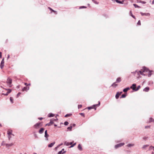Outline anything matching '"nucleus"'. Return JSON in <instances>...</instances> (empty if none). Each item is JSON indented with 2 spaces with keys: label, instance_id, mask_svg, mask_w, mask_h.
<instances>
[{
  "label": "nucleus",
  "instance_id": "f257e3e1",
  "mask_svg": "<svg viewBox=\"0 0 154 154\" xmlns=\"http://www.w3.org/2000/svg\"><path fill=\"white\" fill-rule=\"evenodd\" d=\"M148 69L146 67H144L143 68V69L139 71V73L142 75H145L143 74V72H147L148 71Z\"/></svg>",
  "mask_w": 154,
  "mask_h": 154
},
{
  "label": "nucleus",
  "instance_id": "f03ea898",
  "mask_svg": "<svg viewBox=\"0 0 154 154\" xmlns=\"http://www.w3.org/2000/svg\"><path fill=\"white\" fill-rule=\"evenodd\" d=\"M12 82V80L10 78H8L7 80L6 83L9 87H11V84Z\"/></svg>",
  "mask_w": 154,
  "mask_h": 154
},
{
  "label": "nucleus",
  "instance_id": "7ed1b4c3",
  "mask_svg": "<svg viewBox=\"0 0 154 154\" xmlns=\"http://www.w3.org/2000/svg\"><path fill=\"white\" fill-rule=\"evenodd\" d=\"M100 102H99L98 104L94 105L91 107H88V109H94V108L95 109V110H96V108L97 107L99 106L100 105Z\"/></svg>",
  "mask_w": 154,
  "mask_h": 154
},
{
  "label": "nucleus",
  "instance_id": "20e7f679",
  "mask_svg": "<svg viewBox=\"0 0 154 154\" xmlns=\"http://www.w3.org/2000/svg\"><path fill=\"white\" fill-rule=\"evenodd\" d=\"M72 142H65L64 143V144L66 145V146H69L70 145H71V146L69 147L70 148L72 147H73L75 145L76 143H74L73 145H72Z\"/></svg>",
  "mask_w": 154,
  "mask_h": 154
},
{
  "label": "nucleus",
  "instance_id": "39448f33",
  "mask_svg": "<svg viewBox=\"0 0 154 154\" xmlns=\"http://www.w3.org/2000/svg\"><path fill=\"white\" fill-rule=\"evenodd\" d=\"M41 123H37L34 125L33 127L35 129H38L40 127L42 126V125H41Z\"/></svg>",
  "mask_w": 154,
  "mask_h": 154
},
{
  "label": "nucleus",
  "instance_id": "423d86ee",
  "mask_svg": "<svg viewBox=\"0 0 154 154\" xmlns=\"http://www.w3.org/2000/svg\"><path fill=\"white\" fill-rule=\"evenodd\" d=\"M125 143H120L117 144L115 145V148L116 149L118 148L119 147H120L124 145Z\"/></svg>",
  "mask_w": 154,
  "mask_h": 154
},
{
  "label": "nucleus",
  "instance_id": "0eeeda50",
  "mask_svg": "<svg viewBox=\"0 0 154 154\" xmlns=\"http://www.w3.org/2000/svg\"><path fill=\"white\" fill-rule=\"evenodd\" d=\"M4 58H3L2 60L1 64H0V67L1 69H2L4 66Z\"/></svg>",
  "mask_w": 154,
  "mask_h": 154
},
{
  "label": "nucleus",
  "instance_id": "6e6552de",
  "mask_svg": "<svg viewBox=\"0 0 154 154\" xmlns=\"http://www.w3.org/2000/svg\"><path fill=\"white\" fill-rule=\"evenodd\" d=\"M136 85L134 84H133L130 87L133 90L135 91L136 89Z\"/></svg>",
  "mask_w": 154,
  "mask_h": 154
},
{
  "label": "nucleus",
  "instance_id": "1a4fd4ad",
  "mask_svg": "<svg viewBox=\"0 0 154 154\" xmlns=\"http://www.w3.org/2000/svg\"><path fill=\"white\" fill-rule=\"evenodd\" d=\"M47 130H46L45 131V137L46 138V140H48V138L49 137V135L47 134Z\"/></svg>",
  "mask_w": 154,
  "mask_h": 154
},
{
  "label": "nucleus",
  "instance_id": "9d476101",
  "mask_svg": "<svg viewBox=\"0 0 154 154\" xmlns=\"http://www.w3.org/2000/svg\"><path fill=\"white\" fill-rule=\"evenodd\" d=\"M29 89V87H24L22 89V91H27Z\"/></svg>",
  "mask_w": 154,
  "mask_h": 154
},
{
  "label": "nucleus",
  "instance_id": "9b49d317",
  "mask_svg": "<svg viewBox=\"0 0 154 154\" xmlns=\"http://www.w3.org/2000/svg\"><path fill=\"white\" fill-rule=\"evenodd\" d=\"M14 145V144L12 143L8 144V143H5V146L6 147H9L10 146H12Z\"/></svg>",
  "mask_w": 154,
  "mask_h": 154
},
{
  "label": "nucleus",
  "instance_id": "f8f14e48",
  "mask_svg": "<svg viewBox=\"0 0 154 154\" xmlns=\"http://www.w3.org/2000/svg\"><path fill=\"white\" fill-rule=\"evenodd\" d=\"M142 16H149L150 15V14L149 13H143L141 12L140 13Z\"/></svg>",
  "mask_w": 154,
  "mask_h": 154
},
{
  "label": "nucleus",
  "instance_id": "ddd939ff",
  "mask_svg": "<svg viewBox=\"0 0 154 154\" xmlns=\"http://www.w3.org/2000/svg\"><path fill=\"white\" fill-rule=\"evenodd\" d=\"M44 130H45V129L44 128H41L38 131L39 133L40 134H42L43 133Z\"/></svg>",
  "mask_w": 154,
  "mask_h": 154
},
{
  "label": "nucleus",
  "instance_id": "4468645a",
  "mask_svg": "<svg viewBox=\"0 0 154 154\" xmlns=\"http://www.w3.org/2000/svg\"><path fill=\"white\" fill-rule=\"evenodd\" d=\"M53 123L54 122H53V121L52 120H50V122L49 123L46 124V126H49L53 124Z\"/></svg>",
  "mask_w": 154,
  "mask_h": 154
},
{
  "label": "nucleus",
  "instance_id": "2eb2a0df",
  "mask_svg": "<svg viewBox=\"0 0 154 154\" xmlns=\"http://www.w3.org/2000/svg\"><path fill=\"white\" fill-rule=\"evenodd\" d=\"M55 143V142L52 143H51L50 144H49L48 145V146L49 147H51L53 146V145H54Z\"/></svg>",
  "mask_w": 154,
  "mask_h": 154
},
{
  "label": "nucleus",
  "instance_id": "dca6fc26",
  "mask_svg": "<svg viewBox=\"0 0 154 154\" xmlns=\"http://www.w3.org/2000/svg\"><path fill=\"white\" fill-rule=\"evenodd\" d=\"M12 131L11 130H8L7 132V134L8 135H11L12 134Z\"/></svg>",
  "mask_w": 154,
  "mask_h": 154
},
{
  "label": "nucleus",
  "instance_id": "f3484780",
  "mask_svg": "<svg viewBox=\"0 0 154 154\" xmlns=\"http://www.w3.org/2000/svg\"><path fill=\"white\" fill-rule=\"evenodd\" d=\"M78 148L79 149V150L80 151H82V147L81 144H79L78 145Z\"/></svg>",
  "mask_w": 154,
  "mask_h": 154
},
{
  "label": "nucleus",
  "instance_id": "a211bd4d",
  "mask_svg": "<svg viewBox=\"0 0 154 154\" xmlns=\"http://www.w3.org/2000/svg\"><path fill=\"white\" fill-rule=\"evenodd\" d=\"M149 87H146L144 89L143 91H145V92H147L149 91Z\"/></svg>",
  "mask_w": 154,
  "mask_h": 154
},
{
  "label": "nucleus",
  "instance_id": "6ab92c4d",
  "mask_svg": "<svg viewBox=\"0 0 154 154\" xmlns=\"http://www.w3.org/2000/svg\"><path fill=\"white\" fill-rule=\"evenodd\" d=\"M121 81V77H119L117 79H116V82L117 83H119Z\"/></svg>",
  "mask_w": 154,
  "mask_h": 154
},
{
  "label": "nucleus",
  "instance_id": "aec40b11",
  "mask_svg": "<svg viewBox=\"0 0 154 154\" xmlns=\"http://www.w3.org/2000/svg\"><path fill=\"white\" fill-rule=\"evenodd\" d=\"M130 89V88H125L123 90V91L124 92H126L127 91H128V90Z\"/></svg>",
  "mask_w": 154,
  "mask_h": 154
},
{
  "label": "nucleus",
  "instance_id": "412c9836",
  "mask_svg": "<svg viewBox=\"0 0 154 154\" xmlns=\"http://www.w3.org/2000/svg\"><path fill=\"white\" fill-rule=\"evenodd\" d=\"M116 1V2L118 3H119L120 4H123V2H124V1H122L121 2L120 1H119L118 0H115Z\"/></svg>",
  "mask_w": 154,
  "mask_h": 154
},
{
  "label": "nucleus",
  "instance_id": "4be33fe9",
  "mask_svg": "<svg viewBox=\"0 0 154 154\" xmlns=\"http://www.w3.org/2000/svg\"><path fill=\"white\" fill-rule=\"evenodd\" d=\"M116 82L114 83L112 85V86L113 87H116L117 86V84H116Z\"/></svg>",
  "mask_w": 154,
  "mask_h": 154
},
{
  "label": "nucleus",
  "instance_id": "5701e85b",
  "mask_svg": "<svg viewBox=\"0 0 154 154\" xmlns=\"http://www.w3.org/2000/svg\"><path fill=\"white\" fill-rule=\"evenodd\" d=\"M7 91V93L8 94H9L10 93L11 91V89H5Z\"/></svg>",
  "mask_w": 154,
  "mask_h": 154
},
{
  "label": "nucleus",
  "instance_id": "b1692460",
  "mask_svg": "<svg viewBox=\"0 0 154 154\" xmlns=\"http://www.w3.org/2000/svg\"><path fill=\"white\" fill-rule=\"evenodd\" d=\"M154 122V119L152 118H150L149 119V122Z\"/></svg>",
  "mask_w": 154,
  "mask_h": 154
},
{
  "label": "nucleus",
  "instance_id": "393cba45",
  "mask_svg": "<svg viewBox=\"0 0 154 154\" xmlns=\"http://www.w3.org/2000/svg\"><path fill=\"white\" fill-rule=\"evenodd\" d=\"M120 95H119V93L117 92V94H116V99H118L119 97V96Z\"/></svg>",
  "mask_w": 154,
  "mask_h": 154
},
{
  "label": "nucleus",
  "instance_id": "a878e982",
  "mask_svg": "<svg viewBox=\"0 0 154 154\" xmlns=\"http://www.w3.org/2000/svg\"><path fill=\"white\" fill-rule=\"evenodd\" d=\"M134 145L133 144H129L127 145V146L129 147L133 146Z\"/></svg>",
  "mask_w": 154,
  "mask_h": 154
},
{
  "label": "nucleus",
  "instance_id": "bb28decb",
  "mask_svg": "<svg viewBox=\"0 0 154 154\" xmlns=\"http://www.w3.org/2000/svg\"><path fill=\"white\" fill-rule=\"evenodd\" d=\"M126 94H123L122 95L121 97H120V98H125L126 97Z\"/></svg>",
  "mask_w": 154,
  "mask_h": 154
},
{
  "label": "nucleus",
  "instance_id": "cd10ccee",
  "mask_svg": "<svg viewBox=\"0 0 154 154\" xmlns=\"http://www.w3.org/2000/svg\"><path fill=\"white\" fill-rule=\"evenodd\" d=\"M10 100L12 103H13L14 102V99L13 98L11 97L10 98Z\"/></svg>",
  "mask_w": 154,
  "mask_h": 154
},
{
  "label": "nucleus",
  "instance_id": "c85d7f7f",
  "mask_svg": "<svg viewBox=\"0 0 154 154\" xmlns=\"http://www.w3.org/2000/svg\"><path fill=\"white\" fill-rule=\"evenodd\" d=\"M54 116V115L52 113H50L48 115V116L49 117H53Z\"/></svg>",
  "mask_w": 154,
  "mask_h": 154
},
{
  "label": "nucleus",
  "instance_id": "c756f323",
  "mask_svg": "<svg viewBox=\"0 0 154 154\" xmlns=\"http://www.w3.org/2000/svg\"><path fill=\"white\" fill-rule=\"evenodd\" d=\"M148 146H149V145H144L143 147L142 148H143V149H145L146 147H148Z\"/></svg>",
  "mask_w": 154,
  "mask_h": 154
},
{
  "label": "nucleus",
  "instance_id": "7c9ffc66",
  "mask_svg": "<svg viewBox=\"0 0 154 154\" xmlns=\"http://www.w3.org/2000/svg\"><path fill=\"white\" fill-rule=\"evenodd\" d=\"M130 14L131 16L133 18L135 19V17L131 13V11L130 12Z\"/></svg>",
  "mask_w": 154,
  "mask_h": 154
},
{
  "label": "nucleus",
  "instance_id": "2f4dec72",
  "mask_svg": "<svg viewBox=\"0 0 154 154\" xmlns=\"http://www.w3.org/2000/svg\"><path fill=\"white\" fill-rule=\"evenodd\" d=\"M92 1L94 3L96 4H99L98 2L95 1L94 0H92Z\"/></svg>",
  "mask_w": 154,
  "mask_h": 154
},
{
  "label": "nucleus",
  "instance_id": "473e14b6",
  "mask_svg": "<svg viewBox=\"0 0 154 154\" xmlns=\"http://www.w3.org/2000/svg\"><path fill=\"white\" fill-rule=\"evenodd\" d=\"M133 5L135 8H140V7L135 4H134Z\"/></svg>",
  "mask_w": 154,
  "mask_h": 154
},
{
  "label": "nucleus",
  "instance_id": "72a5a7b5",
  "mask_svg": "<svg viewBox=\"0 0 154 154\" xmlns=\"http://www.w3.org/2000/svg\"><path fill=\"white\" fill-rule=\"evenodd\" d=\"M140 88V85H139L138 86L137 88H136L135 91H137V90H138Z\"/></svg>",
  "mask_w": 154,
  "mask_h": 154
},
{
  "label": "nucleus",
  "instance_id": "f704fd0d",
  "mask_svg": "<svg viewBox=\"0 0 154 154\" xmlns=\"http://www.w3.org/2000/svg\"><path fill=\"white\" fill-rule=\"evenodd\" d=\"M72 127L71 126L68 127L67 128V129L69 130L70 131H71L72 130Z\"/></svg>",
  "mask_w": 154,
  "mask_h": 154
},
{
  "label": "nucleus",
  "instance_id": "c9c22d12",
  "mask_svg": "<svg viewBox=\"0 0 154 154\" xmlns=\"http://www.w3.org/2000/svg\"><path fill=\"white\" fill-rule=\"evenodd\" d=\"M153 147H154V146H151L149 147V150H151L153 148Z\"/></svg>",
  "mask_w": 154,
  "mask_h": 154
},
{
  "label": "nucleus",
  "instance_id": "e433bc0d",
  "mask_svg": "<svg viewBox=\"0 0 154 154\" xmlns=\"http://www.w3.org/2000/svg\"><path fill=\"white\" fill-rule=\"evenodd\" d=\"M69 124V123L68 122L66 121L64 122V124L65 125H67Z\"/></svg>",
  "mask_w": 154,
  "mask_h": 154
},
{
  "label": "nucleus",
  "instance_id": "4c0bfd02",
  "mask_svg": "<svg viewBox=\"0 0 154 154\" xmlns=\"http://www.w3.org/2000/svg\"><path fill=\"white\" fill-rule=\"evenodd\" d=\"M58 119L56 118V119H52L51 120H52L53 121V122H54V121H56Z\"/></svg>",
  "mask_w": 154,
  "mask_h": 154
},
{
  "label": "nucleus",
  "instance_id": "58836bf2",
  "mask_svg": "<svg viewBox=\"0 0 154 154\" xmlns=\"http://www.w3.org/2000/svg\"><path fill=\"white\" fill-rule=\"evenodd\" d=\"M86 8V7H85V6H82L80 7L79 8L80 9H81V8Z\"/></svg>",
  "mask_w": 154,
  "mask_h": 154
},
{
  "label": "nucleus",
  "instance_id": "ea45409f",
  "mask_svg": "<svg viewBox=\"0 0 154 154\" xmlns=\"http://www.w3.org/2000/svg\"><path fill=\"white\" fill-rule=\"evenodd\" d=\"M79 114L81 115L82 116H83L84 117H85V115L83 113H80Z\"/></svg>",
  "mask_w": 154,
  "mask_h": 154
},
{
  "label": "nucleus",
  "instance_id": "a19ab883",
  "mask_svg": "<svg viewBox=\"0 0 154 154\" xmlns=\"http://www.w3.org/2000/svg\"><path fill=\"white\" fill-rule=\"evenodd\" d=\"M82 107V105H79L78 106V109L81 108Z\"/></svg>",
  "mask_w": 154,
  "mask_h": 154
},
{
  "label": "nucleus",
  "instance_id": "79ce46f5",
  "mask_svg": "<svg viewBox=\"0 0 154 154\" xmlns=\"http://www.w3.org/2000/svg\"><path fill=\"white\" fill-rule=\"evenodd\" d=\"M8 137L9 139V140H10L11 138V135H8Z\"/></svg>",
  "mask_w": 154,
  "mask_h": 154
},
{
  "label": "nucleus",
  "instance_id": "37998d69",
  "mask_svg": "<svg viewBox=\"0 0 154 154\" xmlns=\"http://www.w3.org/2000/svg\"><path fill=\"white\" fill-rule=\"evenodd\" d=\"M137 24L138 25H140V24H141V23H140V20H139V21H138V22L137 23Z\"/></svg>",
  "mask_w": 154,
  "mask_h": 154
},
{
  "label": "nucleus",
  "instance_id": "c03bdc74",
  "mask_svg": "<svg viewBox=\"0 0 154 154\" xmlns=\"http://www.w3.org/2000/svg\"><path fill=\"white\" fill-rule=\"evenodd\" d=\"M2 94V95H5V96H7V95H8V94L7 92V93L6 94L3 93V94Z\"/></svg>",
  "mask_w": 154,
  "mask_h": 154
},
{
  "label": "nucleus",
  "instance_id": "a18cd8bd",
  "mask_svg": "<svg viewBox=\"0 0 154 154\" xmlns=\"http://www.w3.org/2000/svg\"><path fill=\"white\" fill-rule=\"evenodd\" d=\"M20 94H21L20 93V92L18 93L17 95V97H18L20 96Z\"/></svg>",
  "mask_w": 154,
  "mask_h": 154
},
{
  "label": "nucleus",
  "instance_id": "49530a36",
  "mask_svg": "<svg viewBox=\"0 0 154 154\" xmlns=\"http://www.w3.org/2000/svg\"><path fill=\"white\" fill-rule=\"evenodd\" d=\"M150 128V126H146L145 127V128Z\"/></svg>",
  "mask_w": 154,
  "mask_h": 154
},
{
  "label": "nucleus",
  "instance_id": "de8ad7c7",
  "mask_svg": "<svg viewBox=\"0 0 154 154\" xmlns=\"http://www.w3.org/2000/svg\"><path fill=\"white\" fill-rule=\"evenodd\" d=\"M70 114H66V116H65V117H68V116H70Z\"/></svg>",
  "mask_w": 154,
  "mask_h": 154
},
{
  "label": "nucleus",
  "instance_id": "09e8293b",
  "mask_svg": "<svg viewBox=\"0 0 154 154\" xmlns=\"http://www.w3.org/2000/svg\"><path fill=\"white\" fill-rule=\"evenodd\" d=\"M140 2L143 4H145L146 3V2L144 1H141Z\"/></svg>",
  "mask_w": 154,
  "mask_h": 154
},
{
  "label": "nucleus",
  "instance_id": "8fccbe9b",
  "mask_svg": "<svg viewBox=\"0 0 154 154\" xmlns=\"http://www.w3.org/2000/svg\"><path fill=\"white\" fill-rule=\"evenodd\" d=\"M62 152V151H59L58 153V154H61Z\"/></svg>",
  "mask_w": 154,
  "mask_h": 154
},
{
  "label": "nucleus",
  "instance_id": "3c124183",
  "mask_svg": "<svg viewBox=\"0 0 154 154\" xmlns=\"http://www.w3.org/2000/svg\"><path fill=\"white\" fill-rule=\"evenodd\" d=\"M118 93H119V95H120L122 94V92H118Z\"/></svg>",
  "mask_w": 154,
  "mask_h": 154
},
{
  "label": "nucleus",
  "instance_id": "603ef678",
  "mask_svg": "<svg viewBox=\"0 0 154 154\" xmlns=\"http://www.w3.org/2000/svg\"><path fill=\"white\" fill-rule=\"evenodd\" d=\"M2 55V53L1 52H0V58H1Z\"/></svg>",
  "mask_w": 154,
  "mask_h": 154
},
{
  "label": "nucleus",
  "instance_id": "864d4df0",
  "mask_svg": "<svg viewBox=\"0 0 154 154\" xmlns=\"http://www.w3.org/2000/svg\"><path fill=\"white\" fill-rule=\"evenodd\" d=\"M53 12H56V11L53 10H52L51 8H49Z\"/></svg>",
  "mask_w": 154,
  "mask_h": 154
},
{
  "label": "nucleus",
  "instance_id": "5fc2aeb1",
  "mask_svg": "<svg viewBox=\"0 0 154 154\" xmlns=\"http://www.w3.org/2000/svg\"><path fill=\"white\" fill-rule=\"evenodd\" d=\"M43 119V118H38V119H39L40 120H42Z\"/></svg>",
  "mask_w": 154,
  "mask_h": 154
},
{
  "label": "nucleus",
  "instance_id": "6e6d98bb",
  "mask_svg": "<svg viewBox=\"0 0 154 154\" xmlns=\"http://www.w3.org/2000/svg\"><path fill=\"white\" fill-rule=\"evenodd\" d=\"M34 136H35V138H37V135H36V134H34Z\"/></svg>",
  "mask_w": 154,
  "mask_h": 154
},
{
  "label": "nucleus",
  "instance_id": "4d7b16f0",
  "mask_svg": "<svg viewBox=\"0 0 154 154\" xmlns=\"http://www.w3.org/2000/svg\"><path fill=\"white\" fill-rule=\"evenodd\" d=\"M24 85H26V86H28V85L26 83H24Z\"/></svg>",
  "mask_w": 154,
  "mask_h": 154
},
{
  "label": "nucleus",
  "instance_id": "13d9d810",
  "mask_svg": "<svg viewBox=\"0 0 154 154\" xmlns=\"http://www.w3.org/2000/svg\"><path fill=\"white\" fill-rule=\"evenodd\" d=\"M143 139L144 140H146L147 139V137H143Z\"/></svg>",
  "mask_w": 154,
  "mask_h": 154
},
{
  "label": "nucleus",
  "instance_id": "bf43d9fd",
  "mask_svg": "<svg viewBox=\"0 0 154 154\" xmlns=\"http://www.w3.org/2000/svg\"><path fill=\"white\" fill-rule=\"evenodd\" d=\"M151 75V74H150V73L149 74L148 76H149V77Z\"/></svg>",
  "mask_w": 154,
  "mask_h": 154
},
{
  "label": "nucleus",
  "instance_id": "052dcab7",
  "mask_svg": "<svg viewBox=\"0 0 154 154\" xmlns=\"http://www.w3.org/2000/svg\"><path fill=\"white\" fill-rule=\"evenodd\" d=\"M152 4H154V0H153V1H152Z\"/></svg>",
  "mask_w": 154,
  "mask_h": 154
},
{
  "label": "nucleus",
  "instance_id": "680f3d73",
  "mask_svg": "<svg viewBox=\"0 0 154 154\" xmlns=\"http://www.w3.org/2000/svg\"><path fill=\"white\" fill-rule=\"evenodd\" d=\"M75 124H73V126H75Z\"/></svg>",
  "mask_w": 154,
  "mask_h": 154
},
{
  "label": "nucleus",
  "instance_id": "e2e57ef3",
  "mask_svg": "<svg viewBox=\"0 0 154 154\" xmlns=\"http://www.w3.org/2000/svg\"><path fill=\"white\" fill-rule=\"evenodd\" d=\"M64 150V149H62L61 151H62V152Z\"/></svg>",
  "mask_w": 154,
  "mask_h": 154
},
{
  "label": "nucleus",
  "instance_id": "0e129e2a",
  "mask_svg": "<svg viewBox=\"0 0 154 154\" xmlns=\"http://www.w3.org/2000/svg\"><path fill=\"white\" fill-rule=\"evenodd\" d=\"M152 154H154V152H152Z\"/></svg>",
  "mask_w": 154,
  "mask_h": 154
},
{
  "label": "nucleus",
  "instance_id": "69168bd1",
  "mask_svg": "<svg viewBox=\"0 0 154 154\" xmlns=\"http://www.w3.org/2000/svg\"><path fill=\"white\" fill-rule=\"evenodd\" d=\"M54 125L55 126H57L56 125Z\"/></svg>",
  "mask_w": 154,
  "mask_h": 154
},
{
  "label": "nucleus",
  "instance_id": "338daca9",
  "mask_svg": "<svg viewBox=\"0 0 154 154\" xmlns=\"http://www.w3.org/2000/svg\"><path fill=\"white\" fill-rule=\"evenodd\" d=\"M9 56L8 55V58H9Z\"/></svg>",
  "mask_w": 154,
  "mask_h": 154
},
{
  "label": "nucleus",
  "instance_id": "774afa93",
  "mask_svg": "<svg viewBox=\"0 0 154 154\" xmlns=\"http://www.w3.org/2000/svg\"><path fill=\"white\" fill-rule=\"evenodd\" d=\"M33 154H36V153H33Z\"/></svg>",
  "mask_w": 154,
  "mask_h": 154
}]
</instances>
